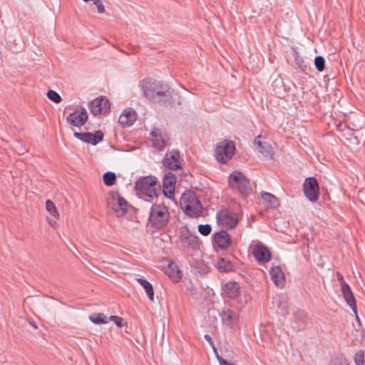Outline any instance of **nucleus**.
Listing matches in <instances>:
<instances>
[{"label": "nucleus", "mask_w": 365, "mask_h": 365, "mask_svg": "<svg viewBox=\"0 0 365 365\" xmlns=\"http://www.w3.org/2000/svg\"><path fill=\"white\" fill-rule=\"evenodd\" d=\"M110 320L113 322L115 325L118 327H123V318L118 317V316H110Z\"/></svg>", "instance_id": "obj_36"}, {"label": "nucleus", "mask_w": 365, "mask_h": 365, "mask_svg": "<svg viewBox=\"0 0 365 365\" xmlns=\"http://www.w3.org/2000/svg\"><path fill=\"white\" fill-rule=\"evenodd\" d=\"M47 97L49 100L52 101L56 103H60L62 100L61 96L57 92L53 90H49L47 92Z\"/></svg>", "instance_id": "obj_33"}, {"label": "nucleus", "mask_w": 365, "mask_h": 365, "mask_svg": "<svg viewBox=\"0 0 365 365\" xmlns=\"http://www.w3.org/2000/svg\"><path fill=\"white\" fill-rule=\"evenodd\" d=\"M216 266L218 270L222 272H227L233 269L231 262L222 257L217 260Z\"/></svg>", "instance_id": "obj_26"}, {"label": "nucleus", "mask_w": 365, "mask_h": 365, "mask_svg": "<svg viewBox=\"0 0 365 365\" xmlns=\"http://www.w3.org/2000/svg\"><path fill=\"white\" fill-rule=\"evenodd\" d=\"M216 218L217 223L225 228L233 229L238 223L237 214L227 209L218 211Z\"/></svg>", "instance_id": "obj_10"}, {"label": "nucleus", "mask_w": 365, "mask_h": 365, "mask_svg": "<svg viewBox=\"0 0 365 365\" xmlns=\"http://www.w3.org/2000/svg\"><path fill=\"white\" fill-rule=\"evenodd\" d=\"M235 145L231 141H224L217 145L215 148V156L218 162L226 163L235 153Z\"/></svg>", "instance_id": "obj_9"}, {"label": "nucleus", "mask_w": 365, "mask_h": 365, "mask_svg": "<svg viewBox=\"0 0 365 365\" xmlns=\"http://www.w3.org/2000/svg\"><path fill=\"white\" fill-rule=\"evenodd\" d=\"M46 210L51 213L53 217H57L58 216V212L56 207L54 203L50 200H47L46 201Z\"/></svg>", "instance_id": "obj_31"}, {"label": "nucleus", "mask_w": 365, "mask_h": 365, "mask_svg": "<svg viewBox=\"0 0 365 365\" xmlns=\"http://www.w3.org/2000/svg\"><path fill=\"white\" fill-rule=\"evenodd\" d=\"M138 283L144 288L149 299L151 302L154 301V291L153 287L150 282L143 278H137Z\"/></svg>", "instance_id": "obj_24"}, {"label": "nucleus", "mask_w": 365, "mask_h": 365, "mask_svg": "<svg viewBox=\"0 0 365 365\" xmlns=\"http://www.w3.org/2000/svg\"><path fill=\"white\" fill-rule=\"evenodd\" d=\"M103 182L107 186H112L115 184L116 180V175L113 172H106L103 175Z\"/></svg>", "instance_id": "obj_30"}, {"label": "nucleus", "mask_w": 365, "mask_h": 365, "mask_svg": "<svg viewBox=\"0 0 365 365\" xmlns=\"http://www.w3.org/2000/svg\"><path fill=\"white\" fill-rule=\"evenodd\" d=\"M180 205L185 213L191 217H198L202 213V204L193 192H184L181 196Z\"/></svg>", "instance_id": "obj_2"}, {"label": "nucleus", "mask_w": 365, "mask_h": 365, "mask_svg": "<svg viewBox=\"0 0 365 365\" xmlns=\"http://www.w3.org/2000/svg\"><path fill=\"white\" fill-rule=\"evenodd\" d=\"M179 239L182 247L192 250L199 249L200 240L198 237L195 233L191 232L187 227L180 228Z\"/></svg>", "instance_id": "obj_8"}, {"label": "nucleus", "mask_w": 365, "mask_h": 365, "mask_svg": "<svg viewBox=\"0 0 365 365\" xmlns=\"http://www.w3.org/2000/svg\"><path fill=\"white\" fill-rule=\"evenodd\" d=\"M272 282L278 287L282 288L285 284V277L279 266L272 267L269 272Z\"/></svg>", "instance_id": "obj_20"}, {"label": "nucleus", "mask_w": 365, "mask_h": 365, "mask_svg": "<svg viewBox=\"0 0 365 365\" xmlns=\"http://www.w3.org/2000/svg\"><path fill=\"white\" fill-rule=\"evenodd\" d=\"M170 214L168 208L162 205H154L151 207L149 222L156 229L165 227L169 221Z\"/></svg>", "instance_id": "obj_3"}, {"label": "nucleus", "mask_w": 365, "mask_h": 365, "mask_svg": "<svg viewBox=\"0 0 365 365\" xmlns=\"http://www.w3.org/2000/svg\"><path fill=\"white\" fill-rule=\"evenodd\" d=\"M294 317L296 323L297 324V326L294 328L297 330L304 329V321L306 319V314L304 312L301 310H298L294 314Z\"/></svg>", "instance_id": "obj_27"}, {"label": "nucleus", "mask_w": 365, "mask_h": 365, "mask_svg": "<svg viewBox=\"0 0 365 365\" xmlns=\"http://www.w3.org/2000/svg\"><path fill=\"white\" fill-rule=\"evenodd\" d=\"M136 113L133 108H125L123 113L119 116L118 123L123 127H130L136 120Z\"/></svg>", "instance_id": "obj_18"}, {"label": "nucleus", "mask_w": 365, "mask_h": 365, "mask_svg": "<svg viewBox=\"0 0 365 365\" xmlns=\"http://www.w3.org/2000/svg\"><path fill=\"white\" fill-rule=\"evenodd\" d=\"M282 84H283V83L281 80H275L274 82V85H275L277 86H282Z\"/></svg>", "instance_id": "obj_45"}, {"label": "nucleus", "mask_w": 365, "mask_h": 365, "mask_svg": "<svg viewBox=\"0 0 365 365\" xmlns=\"http://www.w3.org/2000/svg\"><path fill=\"white\" fill-rule=\"evenodd\" d=\"M303 192L305 197L312 202H317L319 195V187L317 179L309 177L303 183Z\"/></svg>", "instance_id": "obj_11"}, {"label": "nucleus", "mask_w": 365, "mask_h": 365, "mask_svg": "<svg viewBox=\"0 0 365 365\" xmlns=\"http://www.w3.org/2000/svg\"><path fill=\"white\" fill-rule=\"evenodd\" d=\"M89 319L94 324H106V316L102 313H94L89 316Z\"/></svg>", "instance_id": "obj_29"}, {"label": "nucleus", "mask_w": 365, "mask_h": 365, "mask_svg": "<svg viewBox=\"0 0 365 365\" xmlns=\"http://www.w3.org/2000/svg\"><path fill=\"white\" fill-rule=\"evenodd\" d=\"M274 91L275 95H277V96H279L280 94V93L279 91H275V88H274Z\"/></svg>", "instance_id": "obj_46"}, {"label": "nucleus", "mask_w": 365, "mask_h": 365, "mask_svg": "<svg viewBox=\"0 0 365 365\" xmlns=\"http://www.w3.org/2000/svg\"><path fill=\"white\" fill-rule=\"evenodd\" d=\"M261 136L258 135L255 139V144H257L258 146L259 152L262 153L264 157L272 158L274 155V150L270 144L267 142H262L260 139Z\"/></svg>", "instance_id": "obj_21"}, {"label": "nucleus", "mask_w": 365, "mask_h": 365, "mask_svg": "<svg viewBox=\"0 0 365 365\" xmlns=\"http://www.w3.org/2000/svg\"><path fill=\"white\" fill-rule=\"evenodd\" d=\"M228 183L231 188L237 190L244 196H247L252 192L249 180L240 171H233L230 174Z\"/></svg>", "instance_id": "obj_4"}, {"label": "nucleus", "mask_w": 365, "mask_h": 365, "mask_svg": "<svg viewBox=\"0 0 365 365\" xmlns=\"http://www.w3.org/2000/svg\"><path fill=\"white\" fill-rule=\"evenodd\" d=\"M176 268H177V271H176V274H177V278L178 279H181L182 275V273L180 271V269L177 267V266L175 265V266Z\"/></svg>", "instance_id": "obj_44"}, {"label": "nucleus", "mask_w": 365, "mask_h": 365, "mask_svg": "<svg viewBox=\"0 0 365 365\" xmlns=\"http://www.w3.org/2000/svg\"><path fill=\"white\" fill-rule=\"evenodd\" d=\"M88 119L87 110L85 108H81L70 113L66 118V121L71 125L80 128L86 124Z\"/></svg>", "instance_id": "obj_12"}, {"label": "nucleus", "mask_w": 365, "mask_h": 365, "mask_svg": "<svg viewBox=\"0 0 365 365\" xmlns=\"http://www.w3.org/2000/svg\"><path fill=\"white\" fill-rule=\"evenodd\" d=\"M140 86L144 96L154 103H165L170 96V88L163 81L152 78L143 79L140 82Z\"/></svg>", "instance_id": "obj_1"}, {"label": "nucleus", "mask_w": 365, "mask_h": 365, "mask_svg": "<svg viewBox=\"0 0 365 365\" xmlns=\"http://www.w3.org/2000/svg\"><path fill=\"white\" fill-rule=\"evenodd\" d=\"M220 317L223 324L228 327H232L237 321V315L230 309L222 310Z\"/></svg>", "instance_id": "obj_23"}, {"label": "nucleus", "mask_w": 365, "mask_h": 365, "mask_svg": "<svg viewBox=\"0 0 365 365\" xmlns=\"http://www.w3.org/2000/svg\"><path fill=\"white\" fill-rule=\"evenodd\" d=\"M356 365H364V352L362 350L357 351L354 357Z\"/></svg>", "instance_id": "obj_34"}, {"label": "nucleus", "mask_w": 365, "mask_h": 365, "mask_svg": "<svg viewBox=\"0 0 365 365\" xmlns=\"http://www.w3.org/2000/svg\"><path fill=\"white\" fill-rule=\"evenodd\" d=\"M135 190L142 195L149 198L158 197L157 190L158 188L156 178L152 176L143 177L136 181Z\"/></svg>", "instance_id": "obj_5"}, {"label": "nucleus", "mask_w": 365, "mask_h": 365, "mask_svg": "<svg viewBox=\"0 0 365 365\" xmlns=\"http://www.w3.org/2000/svg\"><path fill=\"white\" fill-rule=\"evenodd\" d=\"M175 187H163V192L165 197L168 198H172L174 195Z\"/></svg>", "instance_id": "obj_37"}, {"label": "nucleus", "mask_w": 365, "mask_h": 365, "mask_svg": "<svg viewBox=\"0 0 365 365\" xmlns=\"http://www.w3.org/2000/svg\"><path fill=\"white\" fill-rule=\"evenodd\" d=\"M212 227L210 225H200L198 226V232L203 236H207L210 234Z\"/></svg>", "instance_id": "obj_35"}, {"label": "nucleus", "mask_w": 365, "mask_h": 365, "mask_svg": "<svg viewBox=\"0 0 365 365\" xmlns=\"http://www.w3.org/2000/svg\"><path fill=\"white\" fill-rule=\"evenodd\" d=\"M261 197L262 200L267 204L268 206L271 207H277L279 206L278 199L272 194L269 192H262Z\"/></svg>", "instance_id": "obj_25"}, {"label": "nucleus", "mask_w": 365, "mask_h": 365, "mask_svg": "<svg viewBox=\"0 0 365 365\" xmlns=\"http://www.w3.org/2000/svg\"><path fill=\"white\" fill-rule=\"evenodd\" d=\"M89 108L91 112L96 115L106 113L110 109V103L106 97L101 96L90 103Z\"/></svg>", "instance_id": "obj_15"}, {"label": "nucleus", "mask_w": 365, "mask_h": 365, "mask_svg": "<svg viewBox=\"0 0 365 365\" xmlns=\"http://www.w3.org/2000/svg\"><path fill=\"white\" fill-rule=\"evenodd\" d=\"M175 182H176V177L173 173L168 172L165 174V175L163 178V187H175Z\"/></svg>", "instance_id": "obj_28"}, {"label": "nucleus", "mask_w": 365, "mask_h": 365, "mask_svg": "<svg viewBox=\"0 0 365 365\" xmlns=\"http://www.w3.org/2000/svg\"><path fill=\"white\" fill-rule=\"evenodd\" d=\"M334 365H348L347 360L342 355L337 356L335 358Z\"/></svg>", "instance_id": "obj_38"}, {"label": "nucleus", "mask_w": 365, "mask_h": 365, "mask_svg": "<svg viewBox=\"0 0 365 365\" xmlns=\"http://www.w3.org/2000/svg\"><path fill=\"white\" fill-rule=\"evenodd\" d=\"M338 282L341 285V288L344 287V285H348V284L344 281L343 275L340 272H336V274Z\"/></svg>", "instance_id": "obj_40"}, {"label": "nucleus", "mask_w": 365, "mask_h": 365, "mask_svg": "<svg viewBox=\"0 0 365 365\" xmlns=\"http://www.w3.org/2000/svg\"><path fill=\"white\" fill-rule=\"evenodd\" d=\"M314 65L318 71H323L325 66L324 58L322 56H316L314 58Z\"/></svg>", "instance_id": "obj_32"}, {"label": "nucleus", "mask_w": 365, "mask_h": 365, "mask_svg": "<svg viewBox=\"0 0 365 365\" xmlns=\"http://www.w3.org/2000/svg\"><path fill=\"white\" fill-rule=\"evenodd\" d=\"M204 337L206 339V341L210 344V345L212 346V347L213 348V350L215 353V355L217 356V354H218V353L217 351L216 348L215 347V344L212 339V337L209 334H205Z\"/></svg>", "instance_id": "obj_41"}, {"label": "nucleus", "mask_w": 365, "mask_h": 365, "mask_svg": "<svg viewBox=\"0 0 365 365\" xmlns=\"http://www.w3.org/2000/svg\"><path fill=\"white\" fill-rule=\"evenodd\" d=\"M240 286L235 282H228L225 286V293L229 298L235 299L240 294Z\"/></svg>", "instance_id": "obj_22"}, {"label": "nucleus", "mask_w": 365, "mask_h": 365, "mask_svg": "<svg viewBox=\"0 0 365 365\" xmlns=\"http://www.w3.org/2000/svg\"><path fill=\"white\" fill-rule=\"evenodd\" d=\"M252 255L259 263L267 262L270 260L271 253L268 248L262 245H257L252 250Z\"/></svg>", "instance_id": "obj_17"}, {"label": "nucleus", "mask_w": 365, "mask_h": 365, "mask_svg": "<svg viewBox=\"0 0 365 365\" xmlns=\"http://www.w3.org/2000/svg\"><path fill=\"white\" fill-rule=\"evenodd\" d=\"M213 243L222 250L227 249L232 243L230 235L225 230H220L212 235Z\"/></svg>", "instance_id": "obj_16"}, {"label": "nucleus", "mask_w": 365, "mask_h": 365, "mask_svg": "<svg viewBox=\"0 0 365 365\" xmlns=\"http://www.w3.org/2000/svg\"><path fill=\"white\" fill-rule=\"evenodd\" d=\"M341 290L346 302L352 309L356 319L359 322V319L357 315L356 300L349 285H344V287L341 288Z\"/></svg>", "instance_id": "obj_19"}, {"label": "nucleus", "mask_w": 365, "mask_h": 365, "mask_svg": "<svg viewBox=\"0 0 365 365\" xmlns=\"http://www.w3.org/2000/svg\"><path fill=\"white\" fill-rule=\"evenodd\" d=\"M217 359L220 365H235L233 364L228 363L225 359H224L218 354H217Z\"/></svg>", "instance_id": "obj_42"}, {"label": "nucleus", "mask_w": 365, "mask_h": 365, "mask_svg": "<svg viewBox=\"0 0 365 365\" xmlns=\"http://www.w3.org/2000/svg\"><path fill=\"white\" fill-rule=\"evenodd\" d=\"M150 138L153 147L159 151H163L170 145V138L168 133L160 128H154L150 132Z\"/></svg>", "instance_id": "obj_7"}, {"label": "nucleus", "mask_w": 365, "mask_h": 365, "mask_svg": "<svg viewBox=\"0 0 365 365\" xmlns=\"http://www.w3.org/2000/svg\"><path fill=\"white\" fill-rule=\"evenodd\" d=\"M278 307H279V309L280 310V311H279V312L282 315H287L288 314V312H287V309L286 307L282 306L281 303H279L278 304Z\"/></svg>", "instance_id": "obj_43"}, {"label": "nucleus", "mask_w": 365, "mask_h": 365, "mask_svg": "<svg viewBox=\"0 0 365 365\" xmlns=\"http://www.w3.org/2000/svg\"><path fill=\"white\" fill-rule=\"evenodd\" d=\"M107 204L118 217L127 212L128 203L118 192L112 191L108 193Z\"/></svg>", "instance_id": "obj_6"}, {"label": "nucleus", "mask_w": 365, "mask_h": 365, "mask_svg": "<svg viewBox=\"0 0 365 365\" xmlns=\"http://www.w3.org/2000/svg\"><path fill=\"white\" fill-rule=\"evenodd\" d=\"M93 4L96 6L98 13L102 14L104 12L105 8L101 0H93Z\"/></svg>", "instance_id": "obj_39"}, {"label": "nucleus", "mask_w": 365, "mask_h": 365, "mask_svg": "<svg viewBox=\"0 0 365 365\" xmlns=\"http://www.w3.org/2000/svg\"><path fill=\"white\" fill-rule=\"evenodd\" d=\"M73 135L79 140L93 145H96L98 143L101 142L104 136L103 133L100 130H96L93 134L90 132H74Z\"/></svg>", "instance_id": "obj_13"}, {"label": "nucleus", "mask_w": 365, "mask_h": 365, "mask_svg": "<svg viewBox=\"0 0 365 365\" xmlns=\"http://www.w3.org/2000/svg\"><path fill=\"white\" fill-rule=\"evenodd\" d=\"M163 165L170 170H178L181 168L180 160V153L177 150H172L167 152L163 159Z\"/></svg>", "instance_id": "obj_14"}]
</instances>
